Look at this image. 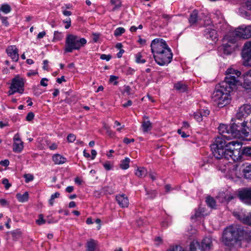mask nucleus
Wrapping results in <instances>:
<instances>
[{"mask_svg": "<svg viewBox=\"0 0 251 251\" xmlns=\"http://www.w3.org/2000/svg\"><path fill=\"white\" fill-rule=\"evenodd\" d=\"M46 35L45 31H42L38 33L37 35V38L41 39L44 37V36Z\"/></svg>", "mask_w": 251, "mask_h": 251, "instance_id": "63", "label": "nucleus"}, {"mask_svg": "<svg viewBox=\"0 0 251 251\" xmlns=\"http://www.w3.org/2000/svg\"><path fill=\"white\" fill-rule=\"evenodd\" d=\"M76 137L74 134L70 133L67 136V140L69 142L72 143L75 140Z\"/></svg>", "mask_w": 251, "mask_h": 251, "instance_id": "51", "label": "nucleus"}, {"mask_svg": "<svg viewBox=\"0 0 251 251\" xmlns=\"http://www.w3.org/2000/svg\"><path fill=\"white\" fill-rule=\"evenodd\" d=\"M122 93H126L128 95H133V92H132L131 89L129 86L125 85L124 86V90Z\"/></svg>", "mask_w": 251, "mask_h": 251, "instance_id": "40", "label": "nucleus"}, {"mask_svg": "<svg viewBox=\"0 0 251 251\" xmlns=\"http://www.w3.org/2000/svg\"><path fill=\"white\" fill-rule=\"evenodd\" d=\"M174 88L180 92H184L187 90V85L181 81L174 84Z\"/></svg>", "mask_w": 251, "mask_h": 251, "instance_id": "23", "label": "nucleus"}, {"mask_svg": "<svg viewBox=\"0 0 251 251\" xmlns=\"http://www.w3.org/2000/svg\"><path fill=\"white\" fill-rule=\"evenodd\" d=\"M177 133L180 134L182 138H186L189 136V135L186 134L185 132L182 131L181 129L177 130Z\"/></svg>", "mask_w": 251, "mask_h": 251, "instance_id": "58", "label": "nucleus"}, {"mask_svg": "<svg viewBox=\"0 0 251 251\" xmlns=\"http://www.w3.org/2000/svg\"><path fill=\"white\" fill-rule=\"evenodd\" d=\"M11 10L10 6L8 4H3L1 5L0 8V11L3 12L5 14L9 13Z\"/></svg>", "mask_w": 251, "mask_h": 251, "instance_id": "34", "label": "nucleus"}, {"mask_svg": "<svg viewBox=\"0 0 251 251\" xmlns=\"http://www.w3.org/2000/svg\"><path fill=\"white\" fill-rule=\"evenodd\" d=\"M14 143L13 145V151L15 152H20L23 149V143L21 141L18 134H16L14 137Z\"/></svg>", "mask_w": 251, "mask_h": 251, "instance_id": "19", "label": "nucleus"}, {"mask_svg": "<svg viewBox=\"0 0 251 251\" xmlns=\"http://www.w3.org/2000/svg\"><path fill=\"white\" fill-rule=\"evenodd\" d=\"M233 215L244 224L251 226V212L247 214L243 212H234Z\"/></svg>", "mask_w": 251, "mask_h": 251, "instance_id": "17", "label": "nucleus"}, {"mask_svg": "<svg viewBox=\"0 0 251 251\" xmlns=\"http://www.w3.org/2000/svg\"><path fill=\"white\" fill-rule=\"evenodd\" d=\"M245 178L251 180V164L247 165L242 171Z\"/></svg>", "mask_w": 251, "mask_h": 251, "instance_id": "21", "label": "nucleus"}, {"mask_svg": "<svg viewBox=\"0 0 251 251\" xmlns=\"http://www.w3.org/2000/svg\"><path fill=\"white\" fill-rule=\"evenodd\" d=\"M9 164V161L8 159H5L4 160H1L0 162V165L2 166L7 167Z\"/></svg>", "mask_w": 251, "mask_h": 251, "instance_id": "59", "label": "nucleus"}, {"mask_svg": "<svg viewBox=\"0 0 251 251\" xmlns=\"http://www.w3.org/2000/svg\"><path fill=\"white\" fill-rule=\"evenodd\" d=\"M194 118L198 122L201 121L203 119L202 115L199 111L194 113Z\"/></svg>", "mask_w": 251, "mask_h": 251, "instance_id": "45", "label": "nucleus"}, {"mask_svg": "<svg viewBox=\"0 0 251 251\" xmlns=\"http://www.w3.org/2000/svg\"><path fill=\"white\" fill-rule=\"evenodd\" d=\"M198 20V11L197 10L193 11L190 15L189 21L190 24L193 25L197 23Z\"/></svg>", "mask_w": 251, "mask_h": 251, "instance_id": "25", "label": "nucleus"}, {"mask_svg": "<svg viewBox=\"0 0 251 251\" xmlns=\"http://www.w3.org/2000/svg\"><path fill=\"white\" fill-rule=\"evenodd\" d=\"M240 151V155L241 154L245 155L247 156L251 157V147H244ZM241 156H240V157Z\"/></svg>", "mask_w": 251, "mask_h": 251, "instance_id": "32", "label": "nucleus"}, {"mask_svg": "<svg viewBox=\"0 0 251 251\" xmlns=\"http://www.w3.org/2000/svg\"><path fill=\"white\" fill-rule=\"evenodd\" d=\"M213 247L212 238L206 237L201 242L195 240L192 241L190 245V251H209Z\"/></svg>", "mask_w": 251, "mask_h": 251, "instance_id": "7", "label": "nucleus"}, {"mask_svg": "<svg viewBox=\"0 0 251 251\" xmlns=\"http://www.w3.org/2000/svg\"><path fill=\"white\" fill-rule=\"evenodd\" d=\"M243 76L245 81L251 82V70L245 73L244 74Z\"/></svg>", "mask_w": 251, "mask_h": 251, "instance_id": "42", "label": "nucleus"}, {"mask_svg": "<svg viewBox=\"0 0 251 251\" xmlns=\"http://www.w3.org/2000/svg\"><path fill=\"white\" fill-rule=\"evenodd\" d=\"M24 177L25 178V181L26 183H28L29 182L31 181L34 178L33 176L29 174H25L24 176Z\"/></svg>", "mask_w": 251, "mask_h": 251, "instance_id": "43", "label": "nucleus"}, {"mask_svg": "<svg viewBox=\"0 0 251 251\" xmlns=\"http://www.w3.org/2000/svg\"><path fill=\"white\" fill-rule=\"evenodd\" d=\"M130 159L126 157L125 159L121 160L120 167L122 169L126 170L129 167Z\"/></svg>", "mask_w": 251, "mask_h": 251, "instance_id": "31", "label": "nucleus"}, {"mask_svg": "<svg viewBox=\"0 0 251 251\" xmlns=\"http://www.w3.org/2000/svg\"><path fill=\"white\" fill-rule=\"evenodd\" d=\"M6 52L13 61H18L19 59L18 50L15 46H9L6 49Z\"/></svg>", "mask_w": 251, "mask_h": 251, "instance_id": "18", "label": "nucleus"}, {"mask_svg": "<svg viewBox=\"0 0 251 251\" xmlns=\"http://www.w3.org/2000/svg\"><path fill=\"white\" fill-rule=\"evenodd\" d=\"M146 191V194L149 195L148 198L150 199H153L156 197V193L154 191H148L146 187H145Z\"/></svg>", "mask_w": 251, "mask_h": 251, "instance_id": "44", "label": "nucleus"}, {"mask_svg": "<svg viewBox=\"0 0 251 251\" xmlns=\"http://www.w3.org/2000/svg\"><path fill=\"white\" fill-rule=\"evenodd\" d=\"M118 78V77L115 75H111L110 76L109 81L111 82H113V84L114 85H117L118 84V81H116V80Z\"/></svg>", "mask_w": 251, "mask_h": 251, "instance_id": "49", "label": "nucleus"}, {"mask_svg": "<svg viewBox=\"0 0 251 251\" xmlns=\"http://www.w3.org/2000/svg\"><path fill=\"white\" fill-rule=\"evenodd\" d=\"M200 112L202 115V117H207L208 115H209L210 111L207 109H201L199 110Z\"/></svg>", "mask_w": 251, "mask_h": 251, "instance_id": "54", "label": "nucleus"}, {"mask_svg": "<svg viewBox=\"0 0 251 251\" xmlns=\"http://www.w3.org/2000/svg\"><path fill=\"white\" fill-rule=\"evenodd\" d=\"M147 174V171L146 169L143 167L138 168L135 172V175L139 177H145Z\"/></svg>", "mask_w": 251, "mask_h": 251, "instance_id": "30", "label": "nucleus"}, {"mask_svg": "<svg viewBox=\"0 0 251 251\" xmlns=\"http://www.w3.org/2000/svg\"><path fill=\"white\" fill-rule=\"evenodd\" d=\"M2 183L4 185L5 188L6 190L8 189L11 186V184L9 183L8 180L7 178L3 179Z\"/></svg>", "mask_w": 251, "mask_h": 251, "instance_id": "48", "label": "nucleus"}, {"mask_svg": "<svg viewBox=\"0 0 251 251\" xmlns=\"http://www.w3.org/2000/svg\"><path fill=\"white\" fill-rule=\"evenodd\" d=\"M52 159L55 164L60 165L66 161V158L59 154H54L52 156Z\"/></svg>", "mask_w": 251, "mask_h": 251, "instance_id": "22", "label": "nucleus"}, {"mask_svg": "<svg viewBox=\"0 0 251 251\" xmlns=\"http://www.w3.org/2000/svg\"><path fill=\"white\" fill-rule=\"evenodd\" d=\"M230 34L234 35L237 38V40L239 38L243 39L250 38L251 37V25H248L245 27H239L234 32Z\"/></svg>", "mask_w": 251, "mask_h": 251, "instance_id": "12", "label": "nucleus"}, {"mask_svg": "<svg viewBox=\"0 0 251 251\" xmlns=\"http://www.w3.org/2000/svg\"><path fill=\"white\" fill-rule=\"evenodd\" d=\"M238 197L241 201L248 205H251V187H245L238 191Z\"/></svg>", "mask_w": 251, "mask_h": 251, "instance_id": "13", "label": "nucleus"}, {"mask_svg": "<svg viewBox=\"0 0 251 251\" xmlns=\"http://www.w3.org/2000/svg\"><path fill=\"white\" fill-rule=\"evenodd\" d=\"M248 117L249 119L251 118V105L244 104L239 108L236 117L232 119V121L242 122L244 120L246 121Z\"/></svg>", "mask_w": 251, "mask_h": 251, "instance_id": "9", "label": "nucleus"}, {"mask_svg": "<svg viewBox=\"0 0 251 251\" xmlns=\"http://www.w3.org/2000/svg\"><path fill=\"white\" fill-rule=\"evenodd\" d=\"M136 62L137 63H145L146 61L144 59H142V56L140 52H138L136 54Z\"/></svg>", "mask_w": 251, "mask_h": 251, "instance_id": "39", "label": "nucleus"}, {"mask_svg": "<svg viewBox=\"0 0 251 251\" xmlns=\"http://www.w3.org/2000/svg\"><path fill=\"white\" fill-rule=\"evenodd\" d=\"M34 117V114L33 112H30L28 113L26 117V120L27 121H32Z\"/></svg>", "mask_w": 251, "mask_h": 251, "instance_id": "53", "label": "nucleus"}, {"mask_svg": "<svg viewBox=\"0 0 251 251\" xmlns=\"http://www.w3.org/2000/svg\"><path fill=\"white\" fill-rule=\"evenodd\" d=\"M100 58L102 60H106V61H109L111 58V55L108 54H102L100 55Z\"/></svg>", "mask_w": 251, "mask_h": 251, "instance_id": "55", "label": "nucleus"}, {"mask_svg": "<svg viewBox=\"0 0 251 251\" xmlns=\"http://www.w3.org/2000/svg\"><path fill=\"white\" fill-rule=\"evenodd\" d=\"M143 130L144 132H147L152 128V124L150 121H144L142 124Z\"/></svg>", "mask_w": 251, "mask_h": 251, "instance_id": "29", "label": "nucleus"}, {"mask_svg": "<svg viewBox=\"0 0 251 251\" xmlns=\"http://www.w3.org/2000/svg\"><path fill=\"white\" fill-rule=\"evenodd\" d=\"M96 247V242L93 239H91L87 243L86 251H95Z\"/></svg>", "mask_w": 251, "mask_h": 251, "instance_id": "26", "label": "nucleus"}, {"mask_svg": "<svg viewBox=\"0 0 251 251\" xmlns=\"http://www.w3.org/2000/svg\"><path fill=\"white\" fill-rule=\"evenodd\" d=\"M16 196L19 201L21 202H25L27 201L28 199V193L27 192H25L23 195L18 193L16 194Z\"/></svg>", "mask_w": 251, "mask_h": 251, "instance_id": "27", "label": "nucleus"}, {"mask_svg": "<svg viewBox=\"0 0 251 251\" xmlns=\"http://www.w3.org/2000/svg\"><path fill=\"white\" fill-rule=\"evenodd\" d=\"M203 212V209L201 208H199L196 210L195 214L191 216V218L195 219L199 218L202 215Z\"/></svg>", "mask_w": 251, "mask_h": 251, "instance_id": "35", "label": "nucleus"}, {"mask_svg": "<svg viewBox=\"0 0 251 251\" xmlns=\"http://www.w3.org/2000/svg\"><path fill=\"white\" fill-rule=\"evenodd\" d=\"M110 1L112 4L115 5L112 9L113 11L115 10L121 6V2L120 0H111Z\"/></svg>", "mask_w": 251, "mask_h": 251, "instance_id": "38", "label": "nucleus"}, {"mask_svg": "<svg viewBox=\"0 0 251 251\" xmlns=\"http://www.w3.org/2000/svg\"><path fill=\"white\" fill-rule=\"evenodd\" d=\"M151 47V52L153 54H158L164 51L165 49L170 48L165 40L159 38H156L152 40Z\"/></svg>", "mask_w": 251, "mask_h": 251, "instance_id": "11", "label": "nucleus"}, {"mask_svg": "<svg viewBox=\"0 0 251 251\" xmlns=\"http://www.w3.org/2000/svg\"><path fill=\"white\" fill-rule=\"evenodd\" d=\"M132 104V101L131 100H128L126 103L123 104V106L124 107H127L128 106H131Z\"/></svg>", "mask_w": 251, "mask_h": 251, "instance_id": "64", "label": "nucleus"}, {"mask_svg": "<svg viewBox=\"0 0 251 251\" xmlns=\"http://www.w3.org/2000/svg\"><path fill=\"white\" fill-rule=\"evenodd\" d=\"M234 122L229 126L228 128L227 125L221 124L220 125V126L218 127V130L221 136L220 137H223L225 138L226 140H229L232 138H236V137H234L232 135V129H234L233 128L236 129V127H237V122H236L235 121H233Z\"/></svg>", "mask_w": 251, "mask_h": 251, "instance_id": "10", "label": "nucleus"}, {"mask_svg": "<svg viewBox=\"0 0 251 251\" xmlns=\"http://www.w3.org/2000/svg\"><path fill=\"white\" fill-rule=\"evenodd\" d=\"M103 165L105 169L107 171H109L111 169L112 167L109 161H106L103 164Z\"/></svg>", "mask_w": 251, "mask_h": 251, "instance_id": "56", "label": "nucleus"}, {"mask_svg": "<svg viewBox=\"0 0 251 251\" xmlns=\"http://www.w3.org/2000/svg\"><path fill=\"white\" fill-rule=\"evenodd\" d=\"M242 56L244 59V64L251 66V42H246L242 51Z\"/></svg>", "mask_w": 251, "mask_h": 251, "instance_id": "14", "label": "nucleus"}, {"mask_svg": "<svg viewBox=\"0 0 251 251\" xmlns=\"http://www.w3.org/2000/svg\"><path fill=\"white\" fill-rule=\"evenodd\" d=\"M240 148H225L216 144H212L211 150L214 157L217 159H231L233 161L238 160L240 158Z\"/></svg>", "mask_w": 251, "mask_h": 251, "instance_id": "3", "label": "nucleus"}, {"mask_svg": "<svg viewBox=\"0 0 251 251\" xmlns=\"http://www.w3.org/2000/svg\"><path fill=\"white\" fill-rule=\"evenodd\" d=\"M243 87L246 90L251 89V82L244 80L243 83Z\"/></svg>", "mask_w": 251, "mask_h": 251, "instance_id": "52", "label": "nucleus"}, {"mask_svg": "<svg viewBox=\"0 0 251 251\" xmlns=\"http://www.w3.org/2000/svg\"><path fill=\"white\" fill-rule=\"evenodd\" d=\"M63 23L66 24V25L65 26V28L66 29H68L71 26V20L70 18H67L66 20H63Z\"/></svg>", "mask_w": 251, "mask_h": 251, "instance_id": "50", "label": "nucleus"}, {"mask_svg": "<svg viewBox=\"0 0 251 251\" xmlns=\"http://www.w3.org/2000/svg\"><path fill=\"white\" fill-rule=\"evenodd\" d=\"M207 205L211 208H214L216 205V201L215 200L211 197H207L205 201Z\"/></svg>", "mask_w": 251, "mask_h": 251, "instance_id": "33", "label": "nucleus"}, {"mask_svg": "<svg viewBox=\"0 0 251 251\" xmlns=\"http://www.w3.org/2000/svg\"><path fill=\"white\" fill-rule=\"evenodd\" d=\"M0 18L1 20L2 24H3L4 25L7 26L9 25L7 17L0 16Z\"/></svg>", "mask_w": 251, "mask_h": 251, "instance_id": "57", "label": "nucleus"}, {"mask_svg": "<svg viewBox=\"0 0 251 251\" xmlns=\"http://www.w3.org/2000/svg\"><path fill=\"white\" fill-rule=\"evenodd\" d=\"M239 14L247 19H251V14L249 11L246 10L244 8H240L238 11Z\"/></svg>", "mask_w": 251, "mask_h": 251, "instance_id": "28", "label": "nucleus"}, {"mask_svg": "<svg viewBox=\"0 0 251 251\" xmlns=\"http://www.w3.org/2000/svg\"><path fill=\"white\" fill-rule=\"evenodd\" d=\"M48 81V79L46 78H43L41 79V81H40V84L41 85L43 86H47L48 85V84L47 83L45 82V81Z\"/></svg>", "mask_w": 251, "mask_h": 251, "instance_id": "60", "label": "nucleus"}, {"mask_svg": "<svg viewBox=\"0 0 251 251\" xmlns=\"http://www.w3.org/2000/svg\"><path fill=\"white\" fill-rule=\"evenodd\" d=\"M116 199L119 205L122 208L127 207L129 202L127 197L124 194L116 196Z\"/></svg>", "mask_w": 251, "mask_h": 251, "instance_id": "20", "label": "nucleus"}, {"mask_svg": "<svg viewBox=\"0 0 251 251\" xmlns=\"http://www.w3.org/2000/svg\"><path fill=\"white\" fill-rule=\"evenodd\" d=\"M223 44L218 48V51L222 56L230 55L238 47L237 38L231 34L226 35L224 38Z\"/></svg>", "mask_w": 251, "mask_h": 251, "instance_id": "5", "label": "nucleus"}, {"mask_svg": "<svg viewBox=\"0 0 251 251\" xmlns=\"http://www.w3.org/2000/svg\"><path fill=\"white\" fill-rule=\"evenodd\" d=\"M11 234L14 240H16L19 239L22 235L21 231L19 229L15 230L11 232Z\"/></svg>", "mask_w": 251, "mask_h": 251, "instance_id": "36", "label": "nucleus"}, {"mask_svg": "<svg viewBox=\"0 0 251 251\" xmlns=\"http://www.w3.org/2000/svg\"><path fill=\"white\" fill-rule=\"evenodd\" d=\"M125 29L123 27H118L114 31V35L116 37L121 35L124 32Z\"/></svg>", "mask_w": 251, "mask_h": 251, "instance_id": "41", "label": "nucleus"}, {"mask_svg": "<svg viewBox=\"0 0 251 251\" xmlns=\"http://www.w3.org/2000/svg\"><path fill=\"white\" fill-rule=\"evenodd\" d=\"M245 230L239 226H231L226 228L223 233L222 241L230 248H240Z\"/></svg>", "mask_w": 251, "mask_h": 251, "instance_id": "2", "label": "nucleus"}, {"mask_svg": "<svg viewBox=\"0 0 251 251\" xmlns=\"http://www.w3.org/2000/svg\"><path fill=\"white\" fill-rule=\"evenodd\" d=\"M167 251H185L181 247L176 246L168 250Z\"/></svg>", "mask_w": 251, "mask_h": 251, "instance_id": "47", "label": "nucleus"}, {"mask_svg": "<svg viewBox=\"0 0 251 251\" xmlns=\"http://www.w3.org/2000/svg\"><path fill=\"white\" fill-rule=\"evenodd\" d=\"M236 129H232V135L237 138L242 137L245 140L251 141V118L242 122L237 121Z\"/></svg>", "mask_w": 251, "mask_h": 251, "instance_id": "4", "label": "nucleus"}, {"mask_svg": "<svg viewBox=\"0 0 251 251\" xmlns=\"http://www.w3.org/2000/svg\"><path fill=\"white\" fill-rule=\"evenodd\" d=\"M205 34L207 38H209L212 40L217 38V33L215 30L211 28H206L205 30Z\"/></svg>", "mask_w": 251, "mask_h": 251, "instance_id": "24", "label": "nucleus"}, {"mask_svg": "<svg viewBox=\"0 0 251 251\" xmlns=\"http://www.w3.org/2000/svg\"><path fill=\"white\" fill-rule=\"evenodd\" d=\"M87 43L84 38H80L73 34H68L66 38L64 50L66 52H72L74 50H78Z\"/></svg>", "mask_w": 251, "mask_h": 251, "instance_id": "6", "label": "nucleus"}, {"mask_svg": "<svg viewBox=\"0 0 251 251\" xmlns=\"http://www.w3.org/2000/svg\"><path fill=\"white\" fill-rule=\"evenodd\" d=\"M36 223L38 225H41L46 223V220L43 218V215L42 214H40L39 215V219L36 220Z\"/></svg>", "mask_w": 251, "mask_h": 251, "instance_id": "46", "label": "nucleus"}, {"mask_svg": "<svg viewBox=\"0 0 251 251\" xmlns=\"http://www.w3.org/2000/svg\"><path fill=\"white\" fill-rule=\"evenodd\" d=\"M173 16V15L167 14L165 13H163L162 14V17L165 20V21L164 23L165 25H168L169 22L170 21Z\"/></svg>", "mask_w": 251, "mask_h": 251, "instance_id": "37", "label": "nucleus"}, {"mask_svg": "<svg viewBox=\"0 0 251 251\" xmlns=\"http://www.w3.org/2000/svg\"><path fill=\"white\" fill-rule=\"evenodd\" d=\"M226 139L223 137L218 136L215 139L213 144L221 146L225 148H233L236 147L237 148H240L241 144L240 142L236 141H231L227 142Z\"/></svg>", "mask_w": 251, "mask_h": 251, "instance_id": "15", "label": "nucleus"}, {"mask_svg": "<svg viewBox=\"0 0 251 251\" xmlns=\"http://www.w3.org/2000/svg\"><path fill=\"white\" fill-rule=\"evenodd\" d=\"M153 58L156 62L160 66H164L170 63L173 58V53L170 48L165 49L164 51L158 54H153Z\"/></svg>", "mask_w": 251, "mask_h": 251, "instance_id": "8", "label": "nucleus"}, {"mask_svg": "<svg viewBox=\"0 0 251 251\" xmlns=\"http://www.w3.org/2000/svg\"><path fill=\"white\" fill-rule=\"evenodd\" d=\"M224 81L216 85L211 96V99L219 107H223L230 101V93L236 89L241 82L239 79L241 73L232 68L226 72Z\"/></svg>", "mask_w": 251, "mask_h": 251, "instance_id": "1", "label": "nucleus"}, {"mask_svg": "<svg viewBox=\"0 0 251 251\" xmlns=\"http://www.w3.org/2000/svg\"><path fill=\"white\" fill-rule=\"evenodd\" d=\"M245 4L248 9L251 10V0H246Z\"/></svg>", "mask_w": 251, "mask_h": 251, "instance_id": "62", "label": "nucleus"}, {"mask_svg": "<svg viewBox=\"0 0 251 251\" xmlns=\"http://www.w3.org/2000/svg\"><path fill=\"white\" fill-rule=\"evenodd\" d=\"M24 82L22 77L17 76L12 80L10 89H15L17 92L22 94L24 92Z\"/></svg>", "mask_w": 251, "mask_h": 251, "instance_id": "16", "label": "nucleus"}, {"mask_svg": "<svg viewBox=\"0 0 251 251\" xmlns=\"http://www.w3.org/2000/svg\"><path fill=\"white\" fill-rule=\"evenodd\" d=\"M134 141V139H128L127 138H125L124 139L123 142L126 144H128L130 143V142H133Z\"/></svg>", "mask_w": 251, "mask_h": 251, "instance_id": "61", "label": "nucleus"}]
</instances>
